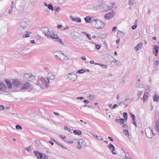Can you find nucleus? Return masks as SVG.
<instances>
[{
	"label": "nucleus",
	"instance_id": "obj_1",
	"mask_svg": "<svg viewBox=\"0 0 159 159\" xmlns=\"http://www.w3.org/2000/svg\"><path fill=\"white\" fill-rule=\"evenodd\" d=\"M29 27V24L27 21H23L19 24L17 31L19 34H22L25 30L27 29Z\"/></svg>",
	"mask_w": 159,
	"mask_h": 159
},
{
	"label": "nucleus",
	"instance_id": "obj_2",
	"mask_svg": "<svg viewBox=\"0 0 159 159\" xmlns=\"http://www.w3.org/2000/svg\"><path fill=\"white\" fill-rule=\"evenodd\" d=\"M92 27L97 29H102L104 27V23L100 20L94 19L92 22Z\"/></svg>",
	"mask_w": 159,
	"mask_h": 159
},
{
	"label": "nucleus",
	"instance_id": "obj_3",
	"mask_svg": "<svg viewBox=\"0 0 159 159\" xmlns=\"http://www.w3.org/2000/svg\"><path fill=\"white\" fill-rule=\"evenodd\" d=\"M16 9L20 12L23 10L25 5V2L23 0H17L15 2Z\"/></svg>",
	"mask_w": 159,
	"mask_h": 159
},
{
	"label": "nucleus",
	"instance_id": "obj_4",
	"mask_svg": "<svg viewBox=\"0 0 159 159\" xmlns=\"http://www.w3.org/2000/svg\"><path fill=\"white\" fill-rule=\"evenodd\" d=\"M39 82H42L41 85V88L42 89H44L48 87L49 83V80L48 78H44L40 77L39 78Z\"/></svg>",
	"mask_w": 159,
	"mask_h": 159
},
{
	"label": "nucleus",
	"instance_id": "obj_5",
	"mask_svg": "<svg viewBox=\"0 0 159 159\" xmlns=\"http://www.w3.org/2000/svg\"><path fill=\"white\" fill-rule=\"evenodd\" d=\"M41 30L48 38H49L50 37L51 38L52 35H53L52 31L49 30L48 28L47 27H42L41 28Z\"/></svg>",
	"mask_w": 159,
	"mask_h": 159
},
{
	"label": "nucleus",
	"instance_id": "obj_6",
	"mask_svg": "<svg viewBox=\"0 0 159 159\" xmlns=\"http://www.w3.org/2000/svg\"><path fill=\"white\" fill-rule=\"evenodd\" d=\"M145 132L146 136L149 138H152L155 135L152 129L150 128H146L145 129Z\"/></svg>",
	"mask_w": 159,
	"mask_h": 159
},
{
	"label": "nucleus",
	"instance_id": "obj_7",
	"mask_svg": "<svg viewBox=\"0 0 159 159\" xmlns=\"http://www.w3.org/2000/svg\"><path fill=\"white\" fill-rule=\"evenodd\" d=\"M12 84L13 87H15L17 90H19V89H20L21 85V83L18 79L13 80L12 81Z\"/></svg>",
	"mask_w": 159,
	"mask_h": 159
},
{
	"label": "nucleus",
	"instance_id": "obj_8",
	"mask_svg": "<svg viewBox=\"0 0 159 159\" xmlns=\"http://www.w3.org/2000/svg\"><path fill=\"white\" fill-rule=\"evenodd\" d=\"M30 48H25L19 51L18 52L19 54L23 55H25L30 53Z\"/></svg>",
	"mask_w": 159,
	"mask_h": 159
},
{
	"label": "nucleus",
	"instance_id": "obj_9",
	"mask_svg": "<svg viewBox=\"0 0 159 159\" xmlns=\"http://www.w3.org/2000/svg\"><path fill=\"white\" fill-rule=\"evenodd\" d=\"M30 84L29 83L26 82L25 84H23L21 85L20 88L19 89V90H21L28 89L30 88Z\"/></svg>",
	"mask_w": 159,
	"mask_h": 159
},
{
	"label": "nucleus",
	"instance_id": "obj_10",
	"mask_svg": "<svg viewBox=\"0 0 159 159\" xmlns=\"http://www.w3.org/2000/svg\"><path fill=\"white\" fill-rule=\"evenodd\" d=\"M115 15V12L111 11L108 13L106 14L104 16L106 19L109 20L112 18Z\"/></svg>",
	"mask_w": 159,
	"mask_h": 159
},
{
	"label": "nucleus",
	"instance_id": "obj_11",
	"mask_svg": "<svg viewBox=\"0 0 159 159\" xmlns=\"http://www.w3.org/2000/svg\"><path fill=\"white\" fill-rule=\"evenodd\" d=\"M68 78L73 81H75L77 78V76L75 74L69 73L68 74Z\"/></svg>",
	"mask_w": 159,
	"mask_h": 159
},
{
	"label": "nucleus",
	"instance_id": "obj_12",
	"mask_svg": "<svg viewBox=\"0 0 159 159\" xmlns=\"http://www.w3.org/2000/svg\"><path fill=\"white\" fill-rule=\"evenodd\" d=\"M51 38L52 39H56L55 41L56 42L61 43L62 45H64V43L62 42V40L60 38H59L58 37L56 34H53L52 35Z\"/></svg>",
	"mask_w": 159,
	"mask_h": 159
},
{
	"label": "nucleus",
	"instance_id": "obj_13",
	"mask_svg": "<svg viewBox=\"0 0 159 159\" xmlns=\"http://www.w3.org/2000/svg\"><path fill=\"white\" fill-rule=\"evenodd\" d=\"M58 52L61 55V56L60 57L58 58V59H59L60 60L63 61H67L69 60L68 57L65 55L63 53H61L60 52Z\"/></svg>",
	"mask_w": 159,
	"mask_h": 159
},
{
	"label": "nucleus",
	"instance_id": "obj_14",
	"mask_svg": "<svg viewBox=\"0 0 159 159\" xmlns=\"http://www.w3.org/2000/svg\"><path fill=\"white\" fill-rule=\"evenodd\" d=\"M153 53L156 56H157L159 51L158 50V48H159L158 46V45H153Z\"/></svg>",
	"mask_w": 159,
	"mask_h": 159
},
{
	"label": "nucleus",
	"instance_id": "obj_15",
	"mask_svg": "<svg viewBox=\"0 0 159 159\" xmlns=\"http://www.w3.org/2000/svg\"><path fill=\"white\" fill-rule=\"evenodd\" d=\"M94 19V18L91 17L90 16H87L84 18V20L86 22L90 23L92 25V22L93 21Z\"/></svg>",
	"mask_w": 159,
	"mask_h": 159
},
{
	"label": "nucleus",
	"instance_id": "obj_16",
	"mask_svg": "<svg viewBox=\"0 0 159 159\" xmlns=\"http://www.w3.org/2000/svg\"><path fill=\"white\" fill-rule=\"evenodd\" d=\"M70 19L72 20L73 21H75L76 22H81V19L78 17H73L71 16H70Z\"/></svg>",
	"mask_w": 159,
	"mask_h": 159
},
{
	"label": "nucleus",
	"instance_id": "obj_17",
	"mask_svg": "<svg viewBox=\"0 0 159 159\" xmlns=\"http://www.w3.org/2000/svg\"><path fill=\"white\" fill-rule=\"evenodd\" d=\"M34 153L35 155V156L38 158L42 159L43 157V156L42 153H41L38 152L37 151H34Z\"/></svg>",
	"mask_w": 159,
	"mask_h": 159
},
{
	"label": "nucleus",
	"instance_id": "obj_18",
	"mask_svg": "<svg viewBox=\"0 0 159 159\" xmlns=\"http://www.w3.org/2000/svg\"><path fill=\"white\" fill-rule=\"evenodd\" d=\"M6 86L2 83L0 82V91H4L6 90Z\"/></svg>",
	"mask_w": 159,
	"mask_h": 159
},
{
	"label": "nucleus",
	"instance_id": "obj_19",
	"mask_svg": "<svg viewBox=\"0 0 159 159\" xmlns=\"http://www.w3.org/2000/svg\"><path fill=\"white\" fill-rule=\"evenodd\" d=\"M31 74L30 73L25 74L24 76V80L28 81L29 80H31L29 79L30 77L31 76Z\"/></svg>",
	"mask_w": 159,
	"mask_h": 159
},
{
	"label": "nucleus",
	"instance_id": "obj_20",
	"mask_svg": "<svg viewBox=\"0 0 159 159\" xmlns=\"http://www.w3.org/2000/svg\"><path fill=\"white\" fill-rule=\"evenodd\" d=\"M5 81L7 83V84L8 86V88H11L12 87V84H11L10 82V81L8 79H6L5 80Z\"/></svg>",
	"mask_w": 159,
	"mask_h": 159
},
{
	"label": "nucleus",
	"instance_id": "obj_21",
	"mask_svg": "<svg viewBox=\"0 0 159 159\" xmlns=\"http://www.w3.org/2000/svg\"><path fill=\"white\" fill-rule=\"evenodd\" d=\"M115 120L118 123H120V125L123 124L125 121V120L123 119H116Z\"/></svg>",
	"mask_w": 159,
	"mask_h": 159
},
{
	"label": "nucleus",
	"instance_id": "obj_22",
	"mask_svg": "<svg viewBox=\"0 0 159 159\" xmlns=\"http://www.w3.org/2000/svg\"><path fill=\"white\" fill-rule=\"evenodd\" d=\"M55 75L54 74L50 73L48 74V77L51 80L55 79Z\"/></svg>",
	"mask_w": 159,
	"mask_h": 159
},
{
	"label": "nucleus",
	"instance_id": "obj_23",
	"mask_svg": "<svg viewBox=\"0 0 159 159\" xmlns=\"http://www.w3.org/2000/svg\"><path fill=\"white\" fill-rule=\"evenodd\" d=\"M38 0H31L30 3L32 6H34L37 4Z\"/></svg>",
	"mask_w": 159,
	"mask_h": 159
},
{
	"label": "nucleus",
	"instance_id": "obj_24",
	"mask_svg": "<svg viewBox=\"0 0 159 159\" xmlns=\"http://www.w3.org/2000/svg\"><path fill=\"white\" fill-rule=\"evenodd\" d=\"M73 133L75 135H80L82 134L81 131L79 130H75L73 131Z\"/></svg>",
	"mask_w": 159,
	"mask_h": 159
},
{
	"label": "nucleus",
	"instance_id": "obj_25",
	"mask_svg": "<svg viewBox=\"0 0 159 159\" xmlns=\"http://www.w3.org/2000/svg\"><path fill=\"white\" fill-rule=\"evenodd\" d=\"M125 35V33L122 32L118 30V32H117V36L118 37H119V36L122 37V36H124Z\"/></svg>",
	"mask_w": 159,
	"mask_h": 159
},
{
	"label": "nucleus",
	"instance_id": "obj_26",
	"mask_svg": "<svg viewBox=\"0 0 159 159\" xmlns=\"http://www.w3.org/2000/svg\"><path fill=\"white\" fill-rule=\"evenodd\" d=\"M159 95L158 94H156L153 97V100L156 102H158L159 101Z\"/></svg>",
	"mask_w": 159,
	"mask_h": 159
},
{
	"label": "nucleus",
	"instance_id": "obj_27",
	"mask_svg": "<svg viewBox=\"0 0 159 159\" xmlns=\"http://www.w3.org/2000/svg\"><path fill=\"white\" fill-rule=\"evenodd\" d=\"M139 37V33H136L134 35L133 37V39H134L135 40L137 39Z\"/></svg>",
	"mask_w": 159,
	"mask_h": 159
},
{
	"label": "nucleus",
	"instance_id": "obj_28",
	"mask_svg": "<svg viewBox=\"0 0 159 159\" xmlns=\"http://www.w3.org/2000/svg\"><path fill=\"white\" fill-rule=\"evenodd\" d=\"M78 143L80 144L82 146H85V143L83 139H80L78 141Z\"/></svg>",
	"mask_w": 159,
	"mask_h": 159
},
{
	"label": "nucleus",
	"instance_id": "obj_29",
	"mask_svg": "<svg viewBox=\"0 0 159 159\" xmlns=\"http://www.w3.org/2000/svg\"><path fill=\"white\" fill-rule=\"evenodd\" d=\"M112 62L115 63V64L117 65H121L120 61L119 60H116V59L113 60Z\"/></svg>",
	"mask_w": 159,
	"mask_h": 159
},
{
	"label": "nucleus",
	"instance_id": "obj_30",
	"mask_svg": "<svg viewBox=\"0 0 159 159\" xmlns=\"http://www.w3.org/2000/svg\"><path fill=\"white\" fill-rule=\"evenodd\" d=\"M148 97V93H144L143 98L144 102L146 101V100L147 99Z\"/></svg>",
	"mask_w": 159,
	"mask_h": 159
},
{
	"label": "nucleus",
	"instance_id": "obj_31",
	"mask_svg": "<svg viewBox=\"0 0 159 159\" xmlns=\"http://www.w3.org/2000/svg\"><path fill=\"white\" fill-rule=\"evenodd\" d=\"M92 43H93L95 45V48L96 49L98 50L100 49V48L101 47V46L100 45L96 44V43H94V42H93Z\"/></svg>",
	"mask_w": 159,
	"mask_h": 159
},
{
	"label": "nucleus",
	"instance_id": "obj_32",
	"mask_svg": "<svg viewBox=\"0 0 159 159\" xmlns=\"http://www.w3.org/2000/svg\"><path fill=\"white\" fill-rule=\"evenodd\" d=\"M47 7L48 9L49 10H51L52 11H53V7L52 5V4H48Z\"/></svg>",
	"mask_w": 159,
	"mask_h": 159
},
{
	"label": "nucleus",
	"instance_id": "obj_33",
	"mask_svg": "<svg viewBox=\"0 0 159 159\" xmlns=\"http://www.w3.org/2000/svg\"><path fill=\"white\" fill-rule=\"evenodd\" d=\"M107 147L110 149H113L115 148L114 145L111 143H110L108 145H107Z\"/></svg>",
	"mask_w": 159,
	"mask_h": 159
},
{
	"label": "nucleus",
	"instance_id": "obj_34",
	"mask_svg": "<svg viewBox=\"0 0 159 159\" xmlns=\"http://www.w3.org/2000/svg\"><path fill=\"white\" fill-rule=\"evenodd\" d=\"M127 154H128L127 153L126 154L125 152H123L121 153V157H122L123 158H125L126 155V156H128V155Z\"/></svg>",
	"mask_w": 159,
	"mask_h": 159
},
{
	"label": "nucleus",
	"instance_id": "obj_35",
	"mask_svg": "<svg viewBox=\"0 0 159 159\" xmlns=\"http://www.w3.org/2000/svg\"><path fill=\"white\" fill-rule=\"evenodd\" d=\"M35 79V77L34 75H33L31 74V75L30 76L29 78V80H29L30 81H33Z\"/></svg>",
	"mask_w": 159,
	"mask_h": 159
},
{
	"label": "nucleus",
	"instance_id": "obj_36",
	"mask_svg": "<svg viewBox=\"0 0 159 159\" xmlns=\"http://www.w3.org/2000/svg\"><path fill=\"white\" fill-rule=\"evenodd\" d=\"M85 70L84 69H82L78 70V71H77V73L80 74H82L85 72Z\"/></svg>",
	"mask_w": 159,
	"mask_h": 159
},
{
	"label": "nucleus",
	"instance_id": "obj_37",
	"mask_svg": "<svg viewBox=\"0 0 159 159\" xmlns=\"http://www.w3.org/2000/svg\"><path fill=\"white\" fill-rule=\"evenodd\" d=\"M58 2L60 4H62L66 2V0H57Z\"/></svg>",
	"mask_w": 159,
	"mask_h": 159
},
{
	"label": "nucleus",
	"instance_id": "obj_38",
	"mask_svg": "<svg viewBox=\"0 0 159 159\" xmlns=\"http://www.w3.org/2000/svg\"><path fill=\"white\" fill-rule=\"evenodd\" d=\"M39 78L38 79V80H37V82L36 83V84L37 85L40 86V87L41 88V83H42V82H39Z\"/></svg>",
	"mask_w": 159,
	"mask_h": 159
},
{
	"label": "nucleus",
	"instance_id": "obj_39",
	"mask_svg": "<svg viewBox=\"0 0 159 159\" xmlns=\"http://www.w3.org/2000/svg\"><path fill=\"white\" fill-rule=\"evenodd\" d=\"M156 126L157 131L159 132V123H156Z\"/></svg>",
	"mask_w": 159,
	"mask_h": 159
},
{
	"label": "nucleus",
	"instance_id": "obj_40",
	"mask_svg": "<svg viewBox=\"0 0 159 159\" xmlns=\"http://www.w3.org/2000/svg\"><path fill=\"white\" fill-rule=\"evenodd\" d=\"M30 34L28 33L24 34V35H23L22 37L23 38H28L30 37Z\"/></svg>",
	"mask_w": 159,
	"mask_h": 159
},
{
	"label": "nucleus",
	"instance_id": "obj_41",
	"mask_svg": "<svg viewBox=\"0 0 159 159\" xmlns=\"http://www.w3.org/2000/svg\"><path fill=\"white\" fill-rule=\"evenodd\" d=\"M88 97L90 100H93L94 99V97L93 95H89L88 96Z\"/></svg>",
	"mask_w": 159,
	"mask_h": 159
},
{
	"label": "nucleus",
	"instance_id": "obj_42",
	"mask_svg": "<svg viewBox=\"0 0 159 159\" xmlns=\"http://www.w3.org/2000/svg\"><path fill=\"white\" fill-rule=\"evenodd\" d=\"M104 7H105L104 9L105 10H108L111 9V7L108 6L107 5H105Z\"/></svg>",
	"mask_w": 159,
	"mask_h": 159
},
{
	"label": "nucleus",
	"instance_id": "obj_43",
	"mask_svg": "<svg viewBox=\"0 0 159 159\" xmlns=\"http://www.w3.org/2000/svg\"><path fill=\"white\" fill-rule=\"evenodd\" d=\"M123 116L125 120L127 119V114L126 112H124L123 113Z\"/></svg>",
	"mask_w": 159,
	"mask_h": 159
},
{
	"label": "nucleus",
	"instance_id": "obj_44",
	"mask_svg": "<svg viewBox=\"0 0 159 159\" xmlns=\"http://www.w3.org/2000/svg\"><path fill=\"white\" fill-rule=\"evenodd\" d=\"M52 140L54 142H55L59 146L61 147L62 146V144H61L59 142L56 141L55 140Z\"/></svg>",
	"mask_w": 159,
	"mask_h": 159
},
{
	"label": "nucleus",
	"instance_id": "obj_45",
	"mask_svg": "<svg viewBox=\"0 0 159 159\" xmlns=\"http://www.w3.org/2000/svg\"><path fill=\"white\" fill-rule=\"evenodd\" d=\"M16 128L17 129H22L21 126L19 125H17L16 126Z\"/></svg>",
	"mask_w": 159,
	"mask_h": 159
},
{
	"label": "nucleus",
	"instance_id": "obj_46",
	"mask_svg": "<svg viewBox=\"0 0 159 159\" xmlns=\"http://www.w3.org/2000/svg\"><path fill=\"white\" fill-rule=\"evenodd\" d=\"M122 127L124 130V129H126L128 128V126L126 124H124L122 126Z\"/></svg>",
	"mask_w": 159,
	"mask_h": 159
},
{
	"label": "nucleus",
	"instance_id": "obj_47",
	"mask_svg": "<svg viewBox=\"0 0 159 159\" xmlns=\"http://www.w3.org/2000/svg\"><path fill=\"white\" fill-rule=\"evenodd\" d=\"M123 131H124V133H125V135H129V132H128V130H127V129H124Z\"/></svg>",
	"mask_w": 159,
	"mask_h": 159
},
{
	"label": "nucleus",
	"instance_id": "obj_48",
	"mask_svg": "<svg viewBox=\"0 0 159 159\" xmlns=\"http://www.w3.org/2000/svg\"><path fill=\"white\" fill-rule=\"evenodd\" d=\"M64 128L65 130H67L69 132H70L71 130V129L68 128L66 126H65Z\"/></svg>",
	"mask_w": 159,
	"mask_h": 159
},
{
	"label": "nucleus",
	"instance_id": "obj_49",
	"mask_svg": "<svg viewBox=\"0 0 159 159\" xmlns=\"http://www.w3.org/2000/svg\"><path fill=\"white\" fill-rule=\"evenodd\" d=\"M87 107L88 108H91V109H93V107L92 106H88L87 105H84L83 107Z\"/></svg>",
	"mask_w": 159,
	"mask_h": 159
},
{
	"label": "nucleus",
	"instance_id": "obj_50",
	"mask_svg": "<svg viewBox=\"0 0 159 159\" xmlns=\"http://www.w3.org/2000/svg\"><path fill=\"white\" fill-rule=\"evenodd\" d=\"M134 49L136 51H138L139 49V43L135 47Z\"/></svg>",
	"mask_w": 159,
	"mask_h": 159
},
{
	"label": "nucleus",
	"instance_id": "obj_51",
	"mask_svg": "<svg viewBox=\"0 0 159 159\" xmlns=\"http://www.w3.org/2000/svg\"><path fill=\"white\" fill-rule=\"evenodd\" d=\"M154 65L157 66H159V61H156L154 62Z\"/></svg>",
	"mask_w": 159,
	"mask_h": 159
},
{
	"label": "nucleus",
	"instance_id": "obj_52",
	"mask_svg": "<svg viewBox=\"0 0 159 159\" xmlns=\"http://www.w3.org/2000/svg\"><path fill=\"white\" fill-rule=\"evenodd\" d=\"M100 66H101L103 68H106L107 67V66L106 65H103L102 64H101L100 65Z\"/></svg>",
	"mask_w": 159,
	"mask_h": 159
},
{
	"label": "nucleus",
	"instance_id": "obj_53",
	"mask_svg": "<svg viewBox=\"0 0 159 159\" xmlns=\"http://www.w3.org/2000/svg\"><path fill=\"white\" fill-rule=\"evenodd\" d=\"M139 79H137V82L136 83V86L138 88H139Z\"/></svg>",
	"mask_w": 159,
	"mask_h": 159
},
{
	"label": "nucleus",
	"instance_id": "obj_54",
	"mask_svg": "<svg viewBox=\"0 0 159 159\" xmlns=\"http://www.w3.org/2000/svg\"><path fill=\"white\" fill-rule=\"evenodd\" d=\"M116 148H115L114 149H112V153L114 155H116V152L115 151V150H116Z\"/></svg>",
	"mask_w": 159,
	"mask_h": 159
},
{
	"label": "nucleus",
	"instance_id": "obj_55",
	"mask_svg": "<svg viewBox=\"0 0 159 159\" xmlns=\"http://www.w3.org/2000/svg\"><path fill=\"white\" fill-rule=\"evenodd\" d=\"M26 150L28 151H30L31 150L30 146H29L26 148Z\"/></svg>",
	"mask_w": 159,
	"mask_h": 159
},
{
	"label": "nucleus",
	"instance_id": "obj_56",
	"mask_svg": "<svg viewBox=\"0 0 159 159\" xmlns=\"http://www.w3.org/2000/svg\"><path fill=\"white\" fill-rule=\"evenodd\" d=\"M120 36H119V37H118V39H117L116 41V43L117 44H119L120 43Z\"/></svg>",
	"mask_w": 159,
	"mask_h": 159
},
{
	"label": "nucleus",
	"instance_id": "obj_57",
	"mask_svg": "<svg viewBox=\"0 0 159 159\" xmlns=\"http://www.w3.org/2000/svg\"><path fill=\"white\" fill-rule=\"evenodd\" d=\"M82 145H81L79 143H78V146H77V148L79 149H80L81 148H82Z\"/></svg>",
	"mask_w": 159,
	"mask_h": 159
},
{
	"label": "nucleus",
	"instance_id": "obj_58",
	"mask_svg": "<svg viewBox=\"0 0 159 159\" xmlns=\"http://www.w3.org/2000/svg\"><path fill=\"white\" fill-rule=\"evenodd\" d=\"M95 137H96L97 138V139L99 140H103V139H100V138H101L100 136H98L97 135H95Z\"/></svg>",
	"mask_w": 159,
	"mask_h": 159
},
{
	"label": "nucleus",
	"instance_id": "obj_59",
	"mask_svg": "<svg viewBox=\"0 0 159 159\" xmlns=\"http://www.w3.org/2000/svg\"><path fill=\"white\" fill-rule=\"evenodd\" d=\"M83 102L86 104H88L90 102L88 100H85L83 101Z\"/></svg>",
	"mask_w": 159,
	"mask_h": 159
},
{
	"label": "nucleus",
	"instance_id": "obj_60",
	"mask_svg": "<svg viewBox=\"0 0 159 159\" xmlns=\"http://www.w3.org/2000/svg\"><path fill=\"white\" fill-rule=\"evenodd\" d=\"M86 35L89 40L91 39V37L90 35L89 34H87Z\"/></svg>",
	"mask_w": 159,
	"mask_h": 159
},
{
	"label": "nucleus",
	"instance_id": "obj_61",
	"mask_svg": "<svg viewBox=\"0 0 159 159\" xmlns=\"http://www.w3.org/2000/svg\"><path fill=\"white\" fill-rule=\"evenodd\" d=\"M4 107L3 105H0V110H2L4 109Z\"/></svg>",
	"mask_w": 159,
	"mask_h": 159
},
{
	"label": "nucleus",
	"instance_id": "obj_62",
	"mask_svg": "<svg viewBox=\"0 0 159 159\" xmlns=\"http://www.w3.org/2000/svg\"><path fill=\"white\" fill-rule=\"evenodd\" d=\"M76 99H80V100H82V99H84V98L83 97H78L76 98Z\"/></svg>",
	"mask_w": 159,
	"mask_h": 159
},
{
	"label": "nucleus",
	"instance_id": "obj_63",
	"mask_svg": "<svg viewBox=\"0 0 159 159\" xmlns=\"http://www.w3.org/2000/svg\"><path fill=\"white\" fill-rule=\"evenodd\" d=\"M61 10L60 8L59 7H58L56 9V11L57 12H59Z\"/></svg>",
	"mask_w": 159,
	"mask_h": 159
},
{
	"label": "nucleus",
	"instance_id": "obj_64",
	"mask_svg": "<svg viewBox=\"0 0 159 159\" xmlns=\"http://www.w3.org/2000/svg\"><path fill=\"white\" fill-rule=\"evenodd\" d=\"M128 156H126L125 159H132L130 157L129 154H127Z\"/></svg>",
	"mask_w": 159,
	"mask_h": 159
}]
</instances>
